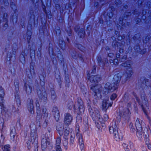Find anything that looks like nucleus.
<instances>
[{"label":"nucleus","instance_id":"40","mask_svg":"<svg viewBox=\"0 0 151 151\" xmlns=\"http://www.w3.org/2000/svg\"><path fill=\"white\" fill-rule=\"evenodd\" d=\"M131 104L130 103H128L127 104V106L128 107V108L127 109H131Z\"/></svg>","mask_w":151,"mask_h":151},{"label":"nucleus","instance_id":"13","mask_svg":"<svg viewBox=\"0 0 151 151\" xmlns=\"http://www.w3.org/2000/svg\"><path fill=\"white\" fill-rule=\"evenodd\" d=\"M111 104L109 103V99H106L104 100L102 103V106L103 109L106 110L108 107L111 106Z\"/></svg>","mask_w":151,"mask_h":151},{"label":"nucleus","instance_id":"23","mask_svg":"<svg viewBox=\"0 0 151 151\" xmlns=\"http://www.w3.org/2000/svg\"><path fill=\"white\" fill-rule=\"evenodd\" d=\"M15 96L17 102L19 105H20L21 103L20 97L18 92L15 93Z\"/></svg>","mask_w":151,"mask_h":151},{"label":"nucleus","instance_id":"47","mask_svg":"<svg viewBox=\"0 0 151 151\" xmlns=\"http://www.w3.org/2000/svg\"><path fill=\"white\" fill-rule=\"evenodd\" d=\"M107 49H108V48H107V49H106V50H107Z\"/></svg>","mask_w":151,"mask_h":151},{"label":"nucleus","instance_id":"3","mask_svg":"<svg viewBox=\"0 0 151 151\" xmlns=\"http://www.w3.org/2000/svg\"><path fill=\"white\" fill-rule=\"evenodd\" d=\"M50 145L49 139L47 138H43L41 141V146L43 150L45 149L47 147H48Z\"/></svg>","mask_w":151,"mask_h":151},{"label":"nucleus","instance_id":"14","mask_svg":"<svg viewBox=\"0 0 151 151\" xmlns=\"http://www.w3.org/2000/svg\"><path fill=\"white\" fill-rule=\"evenodd\" d=\"M78 138V142L80 145V146L81 148L82 149L83 148L84 145L83 143V140L82 135L81 134H76ZM83 149L82 150V151Z\"/></svg>","mask_w":151,"mask_h":151},{"label":"nucleus","instance_id":"12","mask_svg":"<svg viewBox=\"0 0 151 151\" xmlns=\"http://www.w3.org/2000/svg\"><path fill=\"white\" fill-rule=\"evenodd\" d=\"M130 110L129 109H124L122 113V115L123 117L125 118H129L131 114Z\"/></svg>","mask_w":151,"mask_h":151},{"label":"nucleus","instance_id":"41","mask_svg":"<svg viewBox=\"0 0 151 151\" xmlns=\"http://www.w3.org/2000/svg\"><path fill=\"white\" fill-rule=\"evenodd\" d=\"M52 151H62L61 149L56 148V150H53Z\"/></svg>","mask_w":151,"mask_h":151},{"label":"nucleus","instance_id":"10","mask_svg":"<svg viewBox=\"0 0 151 151\" xmlns=\"http://www.w3.org/2000/svg\"><path fill=\"white\" fill-rule=\"evenodd\" d=\"M31 137L32 143L37 144L38 142V135L37 132H31Z\"/></svg>","mask_w":151,"mask_h":151},{"label":"nucleus","instance_id":"11","mask_svg":"<svg viewBox=\"0 0 151 151\" xmlns=\"http://www.w3.org/2000/svg\"><path fill=\"white\" fill-rule=\"evenodd\" d=\"M88 79L92 83H96L100 80V78L99 75L92 76L89 77Z\"/></svg>","mask_w":151,"mask_h":151},{"label":"nucleus","instance_id":"4","mask_svg":"<svg viewBox=\"0 0 151 151\" xmlns=\"http://www.w3.org/2000/svg\"><path fill=\"white\" fill-rule=\"evenodd\" d=\"M139 104L141 105L142 109L145 114H146L145 107H147V101L145 98H141V100L139 101Z\"/></svg>","mask_w":151,"mask_h":151},{"label":"nucleus","instance_id":"37","mask_svg":"<svg viewBox=\"0 0 151 151\" xmlns=\"http://www.w3.org/2000/svg\"><path fill=\"white\" fill-rule=\"evenodd\" d=\"M74 137H72V136H71L70 139V143L73 144V142H74Z\"/></svg>","mask_w":151,"mask_h":151},{"label":"nucleus","instance_id":"35","mask_svg":"<svg viewBox=\"0 0 151 151\" xmlns=\"http://www.w3.org/2000/svg\"><path fill=\"white\" fill-rule=\"evenodd\" d=\"M108 56L110 58H113L114 56V54L112 52H110L108 54Z\"/></svg>","mask_w":151,"mask_h":151},{"label":"nucleus","instance_id":"2","mask_svg":"<svg viewBox=\"0 0 151 151\" xmlns=\"http://www.w3.org/2000/svg\"><path fill=\"white\" fill-rule=\"evenodd\" d=\"M89 113L93 119H100V115L99 114V111L96 109H94L93 110L91 107H89L88 109Z\"/></svg>","mask_w":151,"mask_h":151},{"label":"nucleus","instance_id":"28","mask_svg":"<svg viewBox=\"0 0 151 151\" xmlns=\"http://www.w3.org/2000/svg\"><path fill=\"white\" fill-rule=\"evenodd\" d=\"M79 110L80 112H84L83 106V104H81L80 105V106L78 107Z\"/></svg>","mask_w":151,"mask_h":151},{"label":"nucleus","instance_id":"17","mask_svg":"<svg viewBox=\"0 0 151 151\" xmlns=\"http://www.w3.org/2000/svg\"><path fill=\"white\" fill-rule=\"evenodd\" d=\"M135 125L136 128L137 130H140L141 129H142L141 122L138 118H137L135 122Z\"/></svg>","mask_w":151,"mask_h":151},{"label":"nucleus","instance_id":"33","mask_svg":"<svg viewBox=\"0 0 151 151\" xmlns=\"http://www.w3.org/2000/svg\"><path fill=\"white\" fill-rule=\"evenodd\" d=\"M103 117L105 121H107L109 119L108 116L106 114H105L104 115Z\"/></svg>","mask_w":151,"mask_h":151},{"label":"nucleus","instance_id":"49","mask_svg":"<svg viewBox=\"0 0 151 151\" xmlns=\"http://www.w3.org/2000/svg\"><path fill=\"white\" fill-rule=\"evenodd\" d=\"M67 147H66V149H67Z\"/></svg>","mask_w":151,"mask_h":151},{"label":"nucleus","instance_id":"43","mask_svg":"<svg viewBox=\"0 0 151 151\" xmlns=\"http://www.w3.org/2000/svg\"><path fill=\"white\" fill-rule=\"evenodd\" d=\"M14 83V84H15V83ZM18 85H19V83L18 82L16 84H15V85L16 86H18Z\"/></svg>","mask_w":151,"mask_h":151},{"label":"nucleus","instance_id":"21","mask_svg":"<svg viewBox=\"0 0 151 151\" xmlns=\"http://www.w3.org/2000/svg\"><path fill=\"white\" fill-rule=\"evenodd\" d=\"M5 95V92L4 89L2 87H0V98L2 101L3 100V99Z\"/></svg>","mask_w":151,"mask_h":151},{"label":"nucleus","instance_id":"24","mask_svg":"<svg viewBox=\"0 0 151 151\" xmlns=\"http://www.w3.org/2000/svg\"><path fill=\"white\" fill-rule=\"evenodd\" d=\"M16 134L15 131L14 129H12L11 130L10 133V137L11 139H13Z\"/></svg>","mask_w":151,"mask_h":151},{"label":"nucleus","instance_id":"15","mask_svg":"<svg viewBox=\"0 0 151 151\" xmlns=\"http://www.w3.org/2000/svg\"><path fill=\"white\" fill-rule=\"evenodd\" d=\"M32 87L28 84L26 83L24 85V89L28 94L31 93L32 91Z\"/></svg>","mask_w":151,"mask_h":151},{"label":"nucleus","instance_id":"25","mask_svg":"<svg viewBox=\"0 0 151 151\" xmlns=\"http://www.w3.org/2000/svg\"><path fill=\"white\" fill-rule=\"evenodd\" d=\"M137 136L139 138L141 139L142 137V129H141L140 130H137Z\"/></svg>","mask_w":151,"mask_h":151},{"label":"nucleus","instance_id":"31","mask_svg":"<svg viewBox=\"0 0 151 151\" xmlns=\"http://www.w3.org/2000/svg\"><path fill=\"white\" fill-rule=\"evenodd\" d=\"M0 109H2L3 111H4L5 109V107L3 104H1L0 105Z\"/></svg>","mask_w":151,"mask_h":151},{"label":"nucleus","instance_id":"16","mask_svg":"<svg viewBox=\"0 0 151 151\" xmlns=\"http://www.w3.org/2000/svg\"><path fill=\"white\" fill-rule=\"evenodd\" d=\"M63 127L61 124H58L56 127V129L60 135H62L63 133Z\"/></svg>","mask_w":151,"mask_h":151},{"label":"nucleus","instance_id":"19","mask_svg":"<svg viewBox=\"0 0 151 151\" xmlns=\"http://www.w3.org/2000/svg\"><path fill=\"white\" fill-rule=\"evenodd\" d=\"M61 142V138L58 137L56 140V144H55V147L56 148L58 149H61L60 145Z\"/></svg>","mask_w":151,"mask_h":151},{"label":"nucleus","instance_id":"38","mask_svg":"<svg viewBox=\"0 0 151 151\" xmlns=\"http://www.w3.org/2000/svg\"><path fill=\"white\" fill-rule=\"evenodd\" d=\"M27 147L29 149L30 148V143L29 142H27Z\"/></svg>","mask_w":151,"mask_h":151},{"label":"nucleus","instance_id":"34","mask_svg":"<svg viewBox=\"0 0 151 151\" xmlns=\"http://www.w3.org/2000/svg\"><path fill=\"white\" fill-rule=\"evenodd\" d=\"M123 146L124 147L125 149H127L128 148V145L127 144H126L125 143H124L123 144Z\"/></svg>","mask_w":151,"mask_h":151},{"label":"nucleus","instance_id":"36","mask_svg":"<svg viewBox=\"0 0 151 151\" xmlns=\"http://www.w3.org/2000/svg\"><path fill=\"white\" fill-rule=\"evenodd\" d=\"M114 64L116 65H117L118 64V60L117 59H114Z\"/></svg>","mask_w":151,"mask_h":151},{"label":"nucleus","instance_id":"32","mask_svg":"<svg viewBox=\"0 0 151 151\" xmlns=\"http://www.w3.org/2000/svg\"><path fill=\"white\" fill-rule=\"evenodd\" d=\"M69 134V131L67 130L66 129L65 130L64 132V135L66 137L68 136Z\"/></svg>","mask_w":151,"mask_h":151},{"label":"nucleus","instance_id":"9","mask_svg":"<svg viewBox=\"0 0 151 151\" xmlns=\"http://www.w3.org/2000/svg\"><path fill=\"white\" fill-rule=\"evenodd\" d=\"M33 101L32 99H29L28 101L27 107L29 111L32 114L34 113V106Z\"/></svg>","mask_w":151,"mask_h":151},{"label":"nucleus","instance_id":"45","mask_svg":"<svg viewBox=\"0 0 151 151\" xmlns=\"http://www.w3.org/2000/svg\"><path fill=\"white\" fill-rule=\"evenodd\" d=\"M36 105H37V106H39V104H36Z\"/></svg>","mask_w":151,"mask_h":151},{"label":"nucleus","instance_id":"46","mask_svg":"<svg viewBox=\"0 0 151 151\" xmlns=\"http://www.w3.org/2000/svg\"><path fill=\"white\" fill-rule=\"evenodd\" d=\"M119 38H120V37H118L119 39Z\"/></svg>","mask_w":151,"mask_h":151},{"label":"nucleus","instance_id":"48","mask_svg":"<svg viewBox=\"0 0 151 151\" xmlns=\"http://www.w3.org/2000/svg\"><path fill=\"white\" fill-rule=\"evenodd\" d=\"M107 49H108V48H107V49H106V50H107Z\"/></svg>","mask_w":151,"mask_h":151},{"label":"nucleus","instance_id":"7","mask_svg":"<svg viewBox=\"0 0 151 151\" xmlns=\"http://www.w3.org/2000/svg\"><path fill=\"white\" fill-rule=\"evenodd\" d=\"M112 89L111 84L109 82L107 83L104 86L102 92L103 93L107 94L109 93Z\"/></svg>","mask_w":151,"mask_h":151},{"label":"nucleus","instance_id":"50","mask_svg":"<svg viewBox=\"0 0 151 151\" xmlns=\"http://www.w3.org/2000/svg\"><path fill=\"white\" fill-rule=\"evenodd\" d=\"M127 151H129L128 150H127Z\"/></svg>","mask_w":151,"mask_h":151},{"label":"nucleus","instance_id":"18","mask_svg":"<svg viewBox=\"0 0 151 151\" xmlns=\"http://www.w3.org/2000/svg\"><path fill=\"white\" fill-rule=\"evenodd\" d=\"M47 94L46 93L44 92L43 93H42L39 96V98H40L42 101H45L47 99Z\"/></svg>","mask_w":151,"mask_h":151},{"label":"nucleus","instance_id":"26","mask_svg":"<svg viewBox=\"0 0 151 151\" xmlns=\"http://www.w3.org/2000/svg\"><path fill=\"white\" fill-rule=\"evenodd\" d=\"M131 62L130 61H127L126 63L122 64V65L124 67L130 68L131 67Z\"/></svg>","mask_w":151,"mask_h":151},{"label":"nucleus","instance_id":"22","mask_svg":"<svg viewBox=\"0 0 151 151\" xmlns=\"http://www.w3.org/2000/svg\"><path fill=\"white\" fill-rule=\"evenodd\" d=\"M143 136L144 137V141L146 145L150 143L148 134L147 133H144Z\"/></svg>","mask_w":151,"mask_h":151},{"label":"nucleus","instance_id":"44","mask_svg":"<svg viewBox=\"0 0 151 151\" xmlns=\"http://www.w3.org/2000/svg\"><path fill=\"white\" fill-rule=\"evenodd\" d=\"M45 122L46 123V125H47V124L48 121H47L46 120L45 121Z\"/></svg>","mask_w":151,"mask_h":151},{"label":"nucleus","instance_id":"29","mask_svg":"<svg viewBox=\"0 0 151 151\" xmlns=\"http://www.w3.org/2000/svg\"><path fill=\"white\" fill-rule=\"evenodd\" d=\"M51 98L53 99H55L56 97V96L55 95V93L53 91H52L51 92Z\"/></svg>","mask_w":151,"mask_h":151},{"label":"nucleus","instance_id":"8","mask_svg":"<svg viewBox=\"0 0 151 151\" xmlns=\"http://www.w3.org/2000/svg\"><path fill=\"white\" fill-rule=\"evenodd\" d=\"M91 89L94 91L96 95L97 93H99L102 91V88L100 85L95 86H92Z\"/></svg>","mask_w":151,"mask_h":151},{"label":"nucleus","instance_id":"5","mask_svg":"<svg viewBox=\"0 0 151 151\" xmlns=\"http://www.w3.org/2000/svg\"><path fill=\"white\" fill-rule=\"evenodd\" d=\"M73 120V117L69 113H66L65 116L64 122L67 124H70Z\"/></svg>","mask_w":151,"mask_h":151},{"label":"nucleus","instance_id":"42","mask_svg":"<svg viewBox=\"0 0 151 151\" xmlns=\"http://www.w3.org/2000/svg\"><path fill=\"white\" fill-rule=\"evenodd\" d=\"M84 32L83 33H82V34H83V36H82H82H81V33H79V35H80V36H81V37H83V35H84Z\"/></svg>","mask_w":151,"mask_h":151},{"label":"nucleus","instance_id":"20","mask_svg":"<svg viewBox=\"0 0 151 151\" xmlns=\"http://www.w3.org/2000/svg\"><path fill=\"white\" fill-rule=\"evenodd\" d=\"M41 116L43 117H46L48 116V114L47 112V109L45 108H43L41 113Z\"/></svg>","mask_w":151,"mask_h":151},{"label":"nucleus","instance_id":"30","mask_svg":"<svg viewBox=\"0 0 151 151\" xmlns=\"http://www.w3.org/2000/svg\"><path fill=\"white\" fill-rule=\"evenodd\" d=\"M117 96L116 94H113L110 97V99L112 100H114L116 97Z\"/></svg>","mask_w":151,"mask_h":151},{"label":"nucleus","instance_id":"27","mask_svg":"<svg viewBox=\"0 0 151 151\" xmlns=\"http://www.w3.org/2000/svg\"><path fill=\"white\" fill-rule=\"evenodd\" d=\"M3 151H10V147L9 145H5L3 148Z\"/></svg>","mask_w":151,"mask_h":151},{"label":"nucleus","instance_id":"1","mask_svg":"<svg viewBox=\"0 0 151 151\" xmlns=\"http://www.w3.org/2000/svg\"><path fill=\"white\" fill-rule=\"evenodd\" d=\"M109 131L111 134H113L116 141L122 140L123 135L121 133L118 132V128L115 122H112L111 125L109 128Z\"/></svg>","mask_w":151,"mask_h":151},{"label":"nucleus","instance_id":"39","mask_svg":"<svg viewBox=\"0 0 151 151\" xmlns=\"http://www.w3.org/2000/svg\"><path fill=\"white\" fill-rule=\"evenodd\" d=\"M147 145L149 149H151V144L150 143H149L148 144H147Z\"/></svg>","mask_w":151,"mask_h":151},{"label":"nucleus","instance_id":"6","mask_svg":"<svg viewBox=\"0 0 151 151\" xmlns=\"http://www.w3.org/2000/svg\"><path fill=\"white\" fill-rule=\"evenodd\" d=\"M52 112L55 119L57 121H58L60 117V112L58 108L57 107H54L52 108Z\"/></svg>","mask_w":151,"mask_h":151}]
</instances>
